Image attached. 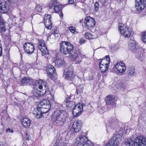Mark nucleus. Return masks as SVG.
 <instances>
[{
    "mask_svg": "<svg viewBox=\"0 0 146 146\" xmlns=\"http://www.w3.org/2000/svg\"><path fill=\"white\" fill-rule=\"evenodd\" d=\"M82 122L80 121H75L72 125V127L75 132H78L81 129L82 126Z\"/></svg>",
    "mask_w": 146,
    "mask_h": 146,
    "instance_id": "19",
    "label": "nucleus"
},
{
    "mask_svg": "<svg viewBox=\"0 0 146 146\" xmlns=\"http://www.w3.org/2000/svg\"><path fill=\"white\" fill-rule=\"evenodd\" d=\"M50 102L48 99H43L40 101L38 106L35 108L33 114L37 118L42 116V114L47 112L51 108Z\"/></svg>",
    "mask_w": 146,
    "mask_h": 146,
    "instance_id": "2",
    "label": "nucleus"
},
{
    "mask_svg": "<svg viewBox=\"0 0 146 146\" xmlns=\"http://www.w3.org/2000/svg\"><path fill=\"white\" fill-rule=\"evenodd\" d=\"M9 2L11 3H14V2H16L17 1L19 0H8Z\"/></svg>",
    "mask_w": 146,
    "mask_h": 146,
    "instance_id": "49",
    "label": "nucleus"
},
{
    "mask_svg": "<svg viewBox=\"0 0 146 146\" xmlns=\"http://www.w3.org/2000/svg\"><path fill=\"white\" fill-rule=\"evenodd\" d=\"M50 96H51V99L53 100H54V96L53 95L51 94Z\"/></svg>",
    "mask_w": 146,
    "mask_h": 146,
    "instance_id": "52",
    "label": "nucleus"
},
{
    "mask_svg": "<svg viewBox=\"0 0 146 146\" xmlns=\"http://www.w3.org/2000/svg\"><path fill=\"white\" fill-rule=\"evenodd\" d=\"M100 63H102V64L104 65L109 66V62H107V61L105 59H102Z\"/></svg>",
    "mask_w": 146,
    "mask_h": 146,
    "instance_id": "38",
    "label": "nucleus"
},
{
    "mask_svg": "<svg viewBox=\"0 0 146 146\" xmlns=\"http://www.w3.org/2000/svg\"><path fill=\"white\" fill-rule=\"evenodd\" d=\"M42 7L40 5H37L36 7V11L37 12H41L42 10Z\"/></svg>",
    "mask_w": 146,
    "mask_h": 146,
    "instance_id": "39",
    "label": "nucleus"
},
{
    "mask_svg": "<svg viewBox=\"0 0 146 146\" xmlns=\"http://www.w3.org/2000/svg\"><path fill=\"white\" fill-rule=\"evenodd\" d=\"M85 36L86 39H90L93 38L92 34L88 32H86L85 34Z\"/></svg>",
    "mask_w": 146,
    "mask_h": 146,
    "instance_id": "31",
    "label": "nucleus"
},
{
    "mask_svg": "<svg viewBox=\"0 0 146 146\" xmlns=\"http://www.w3.org/2000/svg\"><path fill=\"white\" fill-rule=\"evenodd\" d=\"M51 18V16L50 15L48 14H45L44 18Z\"/></svg>",
    "mask_w": 146,
    "mask_h": 146,
    "instance_id": "45",
    "label": "nucleus"
},
{
    "mask_svg": "<svg viewBox=\"0 0 146 146\" xmlns=\"http://www.w3.org/2000/svg\"><path fill=\"white\" fill-rule=\"evenodd\" d=\"M64 63L63 58L57 59L53 60L52 64H54L57 67H59L62 66Z\"/></svg>",
    "mask_w": 146,
    "mask_h": 146,
    "instance_id": "20",
    "label": "nucleus"
},
{
    "mask_svg": "<svg viewBox=\"0 0 146 146\" xmlns=\"http://www.w3.org/2000/svg\"><path fill=\"white\" fill-rule=\"evenodd\" d=\"M63 77L68 81H72L75 77V74L73 72L70 70H68L66 69L64 70Z\"/></svg>",
    "mask_w": 146,
    "mask_h": 146,
    "instance_id": "10",
    "label": "nucleus"
},
{
    "mask_svg": "<svg viewBox=\"0 0 146 146\" xmlns=\"http://www.w3.org/2000/svg\"><path fill=\"white\" fill-rule=\"evenodd\" d=\"M56 106L57 107L53 113L51 120L54 125L59 126L63 124L66 118L67 114L62 104L58 103Z\"/></svg>",
    "mask_w": 146,
    "mask_h": 146,
    "instance_id": "1",
    "label": "nucleus"
},
{
    "mask_svg": "<svg viewBox=\"0 0 146 146\" xmlns=\"http://www.w3.org/2000/svg\"><path fill=\"white\" fill-rule=\"evenodd\" d=\"M85 41L84 38H80V40L79 43L80 44H82L85 42Z\"/></svg>",
    "mask_w": 146,
    "mask_h": 146,
    "instance_id": "44",
    "label": "nucleus"
},
{
    "mask_svg": "<svg viewBox=\"0 0 146 146\" xmlns=\"http://www.w3.org/2000/svg\"><path fill=\"white\" fill-rule=\"evenodd\" d=\"M24 50L28 54L32 53L35 49L33 44L31 42H27L23 45Z\"/></svg>",
    "mask_w": 146,
    "mask_h": 146,
    "instance_id": "11",
    "label": "nucleus"
},
{
    "mask_svg": "<svg viewBox=\"0 0 146 146\" xmlns=\"http://www.w3.org/2000/svg\"><path fill=\"white\" fill-rule=\"evenodd\" d=\"M68 1L69 3L70 4H74V0H68Z\"/></svg>",
    "mask_w": 146,
    "mask_h": 146,
    "instance_id": "51",
    "label": "nucleus"
},
{
    "mask_svg": "<svg viewBox=\"0 0 146 146\" xmlns=\"http://www.w3.org/2000/svg\"><path fill=\"white\" fill-rule=\"evenodd\" d=\"M99 108L100 109L102 110L100 112V113H102L103 112V111L102 110V109L100 108Z\"/></svg>",
    "mask_w": 146,
    "mask_h": 146,
    "instance_id": "57",
    "label": "nucleus"
},
{
    "mask_svg": "<svg viewBox=\"0 0 146 146\" xmlns=\"http://www.w3.org/2000/svg\"><path fill=\"white\" fill-rule=\"evenodd\" d=\"M35 92V93H34L33 95L35 96L36 97H37L40 96V94L38 93L39 91L38 90H36V91L35 90V91H33V92Z\"/></svg>",
    "mask_w": 146,
    "mask_h": 146,
    "instance_id": "40",
    "label": "nucleus"
},
{
    "mask_svg": "<svg viewBox=\"0 0 146 146\" xmlns=\"http://www.w3.org/2000/svg\"><path fill=\"white\" fill-rule=\"evenodd\" d=\"M100 70L102 72H104L107 70L109 66L102 64V63H99Z\"/></svg>",
    "mask_w": 146,
    "mask_h": 146,
    "instance_id": "28",
    "label": "nucleus"
},
{
    "mask_svg": "<svg viewBox=\"0 0 146 146\" xmlns=\"http://www.w3.org/2000/svg\"><path fill=\"white\" fill-rule=\"evenodd\" d=\"M69 29L72 33L77 34L78 33L76 31V29L75 27L70 26L69 27Z\"/></svg>",
    "mask_w": 146,
    "mask_h": 146,
    "instance_id": "34",
    "label": "nucleus"
},
{
    "mask_svg": "<svg viewBox=\"0 0 146 146\" xmlns=\"http://www.w3.org/2000/svg\"><path fill=\"white\" fill-rule=\"evenodd\" d=\"M65 101L66 102V106L70 108H73L75 106L76 104L75 102L70 100V96L66 97Z\"/></svg>",
    "mask_w": 146,
    "mask_h": 146,
    "instance_id": "23",
    "label": "nucleus"
},
{
    "mask_svg": "<svg viewBox=\"0 0 146 146\" xmlns=\"http://www.w3.org/2000/svg\"><path fill=\"white\" fill-rule=\"evenodd\" d=\"M49 8L51 9L52 7H53L55 5H54L53 4H52V2L51 4L50 3V4H49Z\"/></svg>",
    "mask_w": 146,
    "mask_h": 146,
    "instance_id": "48",
    "label": "nucleus"
},
{
    "mask_svg": "<svg viewBox=\"0 0 146 146\" xmlns=\"http://www.w3.org/2000/svg\"><path fill=\"white\" fill-rule=\"evenodd\" d=\"M99 3L98 2H96L94 5V11L95 12H97L99 10Z\"/></svg>",
    "mask_w": 146,
    "mask_h": 146,
    "instance_id": "35",
    "label": "nucleus"
},
{
    "mask_svg": "<svg viewBox=\"0 0 146 146\" xmlns=\"http://www.w3.org/2000/svg\"><path fill=\"white\" fill-rule=\"evenodd\" d=\"M94 145L90 141L88 140L84 143V144H82V145H81L79 144L78 146H93Z\"/></svg>",
    "mask_w": 146,
    "mask_h": 146,
    "instance_id": "32",
    "label": "nucleus"
},
{
    "mask_svg": "<svg viewBox=\"0 0 146 146\" xmlns=\"http://www.w3.org/2000/svg\"><path fill=\"white\" fill-rule=\"evenodd\" d=\"M88 141L87 138L85 136L80 135L76 139V143L77 144L75 146H78L79 144L82 145V144H84Z\"/></svg>",
    "mask_w": 146,
    "mask_h": 146,
    "instance_id": "16",
    "label": "nucleus"
},
{
    "mask_svg": "<svg viewBox=\"0 0 146 146\" xmlns=\"http://www.w3.org/2000/svg\"><path fill=\"white\" fill-rule=\"evenodd\" d=\"M56 31H57L56 29H55L54 30L53 34L54 35H55L56 34H57V33H56Z\"/></svg>",
    "mask_w": 146,
    "mask_h": 146,
    "instance_id": "54",
    "label": "nucleus"
},
{
    "mask_svg": "<svg viewBox=\"0 0 146 146\" xmlns=\"http://www.w3.org/2000/svg\"><path fill=\"white\" fill-rule=\"evenodd\" d=\"M60 47V51L65 54L69 53L73 48V45L70 43L66 41H63L61 42Z\"/></svg>",
    "mask_w": 146,
    "mask_h": 146,
    "instance_id": "4",
    "label": "nucleus"
},
{
    "mask_svg": "<svg viewBox=\"0 0 146 146\" xmlns=\"http://www.w3.org/2000/svg\"><path fill=\"white\" fill-rule=\"evenodd\" d=\"M38 48L41 52L44 54L47 55L48 54L49 51L46 46L44 40H40L38 45Z\"/></svg>",
    "mask_w": 146,
    "mask_h": 146,
    "instance_id": "14",
    "label": "nucleus"
},
{
    "mask_svg": "<svg viewBox=\"0 0 146 146\" xmlns=\"http://www.w3.org/2000/svg\"><path fill=\"white\" fill-rule=\"evenodd\" d=\"M142 39L144 42L146 43V32L143 33L142 36Z\"/></svg>",
    "mask_w": 146,
    "mask_h": 146,
    "instance_id": "37",
    "label": "nucleus"
},
{
    "mask_svg": "<svg viewBox=\"0 0 146 146\" xmlns=\"http://www.w3.org/2000/svg\"><path fill=\"white\" fill-rule=\"evenodd\" d=\"M44 23L46 28L50 29L52 27V24L50 19H44Z\"/></svg>",
    "mask_w": 146,
    "mask_h": 146,
    "instance_id": "27",
    "label": "nucleus"
},
{
    "mask_svg": "<svg viewBox=\"0 0 146 146\" xmlns=\"http://www.w3.org/2000/svg\"><path fill=\"white\" fill-rule=\"evenodd\" d=\"M5 23L4 22L3 19H0V28L1 31L4 32L6 31Z\"/></svg>",
    "mask_w": 146,
    "mask_h": 146,
    "instance_id": "29",
    "label": "nucleus"
},
{
    "mask_svg": "<svg viewBox=\"0 0 146 146\" xmlns=\"http://www.w3.org/2000/svg\"><path fill=\"white\" fill-rule=\"evenodd\" d=\"M135 146H146V138L142 135L137 136L135 139Z\"/></svg>",
    "mask_w": 146,
    "mask_h": 146,
    "instance_id": "8",
    "label": "nucleus"
},
{
    "mask_svg": "<svg viewBox=\"0 0 146 146\" xmlns=\"http://www.w3.org/2000/svg\"><path fill=\"white\" fill-rule=\"evenodd\" d=\"M105 58H104L103 59H105L106 61L107 62H109V63L110 62V60L109 56L108 55L106 56L105 57Z\"/></svg>",
    "mask_w": 146,
    "mask_h": 146,
    "instance_id": "41",
    "label": "nucleus"
},
{
    "mask_svg": "<svg viewBox=\"0 0 146 146\" xmlns=\"http://www.w3.org/2000/svg\"><path fill=\"white\" fill-rule=\"evenodd\" d=\"M34 16H39V15H38V14H36V15H35ZM37 17H38V16H37Z\"/></svg>",
    "mask_w": 146,
    "mask_h": 146,
    "instance_id": "58",
    "label": "nucleus"
},
{
    "mask_svg": "<svg viewBox=\"0 0 146 146\" xmlns=\"http://www.w3.org/2000/svg\"><path fill=\"white\" fill-rule=\"evenodd\" d=\"M118 48V44H116L112 46L110 48V49L112 52H114L116 51Z\"/></svg>",
    "mask_w": 146,
    "mask_h": 146,
    "instance_id": "36",
    "label": "nucleus"
},
{
    "mask_svg": "<svg viewBox=\"0 0 146 146\" xmlns=\"http://www.w3.org/2000/svg\"><path fill=\"white\" fill-rule=\"evenodd\" d=\"M64 6H65L64 5L60 4L56 5L54 7V10L55 12L57 13H60V14L59 15L61 18H62L63 17V14L62 12V9Z\"/></svg>",
    "mask_w": 146,
    "mask_h": 146,
    "instance_id": "22",
    "label": "nucleus"
},
{
    "mask_svg": "<svg viewBox=\"0 0 146 146\" xmlns=\"http://www.w3.org/2000/svg\"><path fill=\"white\" fill-rule=\"evenodd\" d=\"M146 1L144 0H136L135 6L139 13L145 7Z\"/></svg>",
    "mask_w": 146,
    "mask_h": 146,
    "instance_id": "12",
    "label": "nucleus"
},
{
    "mask_svg": "<svg viewBox=\"0 0 146 146\" xmlns=\"http://www.w3.org/2000/svg\"><path fill=\"white\" fill-rule=\"evenodd\" d=\"M132 142V141L131 140H129L127 139L125 142V144L126 146H132L133 144Z\"/></svg>",
    "mask_w": 146,
    "mask_h": 146,
    "instance_id": "33",
    "label": "nucleus"
},
{
    "mask_svg": "<svg viewBox=\"0 0 146 146\" xmlns=\"http://www.w3.org/2000/svg\"><path fill=\"white\" fill-rule=\"evenodd\" d=\"M83 104L80 103L74 106L72 111V114L74 116L77 117L80 115L83 111Z\"/></svg>",
    "mask_w": 146,
    "mask_h": 146,
    "instance_id": "7",
    "label": "nucleus"
},
{
    "mask_svg": "<svg viewBox=\"0 0 146 146\" xmlns=\"http://www.w3.org/2000/svg\"><path fill=\"white\" fill-rule=\"evenodd\" d=\"M52 2V4H53L55 5L57 4L58 3L57 0H53Z\"/></svg>",
    "mask_w": 146,
    "mask_h": 146,
    "instance_id": "50",
    "label": "nucleus"
},
{
    "mask_svg": "<svg viewBox=\"0 0 146 146\" xmlns=\"http://www.w3.org/2000/svg\"><path fill=\"white\" fill-rule=\"evenodd\" d=\"M84 23L89 27H94L96 24L94 19H85Z\"/></svg>",
    "mask_w": 146,
    "mask_h": 146,
    "instance_id": "24",
    "label": "nucleus"
},
{
    "mask_svg": "<svg viewBox=\"0 0 146 146\" xmlns=\"http://www.w3.org/2000/svg\"><path fill=\"white\" fill-rule=\"evenodd\" d=\"M133 52L137 58L140 60H142V58L144 52V51L141 48H136Z\"/></svg>",
    "mask_w": 146,
    "mask_h": 146,
    "instance_id": "17",
    "label": "nucleus"
},
{
    "mask_svg": "<svg viewBox=\"0 0 146 146\" xmlns=\"http://www.w3.org/2000/svg\"><path fill=\"white\" fill-rule=\"evenodd\" d=\"M88 17H89V16L87 17H86V18H88Z\"/></svg>",
    "mask_w": 146,
    "mask_h": 146,
    "instance_id": "59",
    "label": "nucleus"
},
{
    "mask_svg": "<svg viewBox=\"0 0 146 146\" xmlns=\"http://www.w3.org/2000/svg\"><path fill=\"white\" fill-rule=\"evenodd\" d=\"M121 135L120 134H115L106 146H118L121 141Z\"/></svg>",
    "mask_w": 146,
    "mask_h": 146,
    "instance_id": "5",
    "label": "nucleus"
},
{
    "mask_svg": "<svg viewBox=\"0 0 146 146\" xmlns=\"http://www.w3.org/2000/svg\"><path fill=\"white\" fill-rule=\"evenodd\" d=\"M135 68L133 67H130L127 71V74L131 76H133L135 73Z\"/></svg>",
    "mask_w": 146,
    "mask_h": 146,
    "instance_id": "30",
    "label": "nucleus"
},
{
    "mask_svg": "<svg viewBox=\"0 0 146 146\" xmlns=\"http://www.w3.org/2000/svg\"><path fill=\"white\" fill-rule=\"evenodd\" d=\"M43 82H42L44 83V85L42 84V88L41 89L42 90L40 91V92L41 93L40 95H44L49 92V90L48 87L46 86V82L44 80H43Z\"/></svg>",
    "mask_w": 146,
    "mask_h": 146,
    "instance_id": "26",
    "label": "nucleus"
},
{
    "mask_svg": "<svg viewBox=\"0 0 146 146\" xmlns=\"http://www.w3.org/2000/svg\"><path fill=\"white\" fill-rule=\"evenodd\" d=\"M21 121L23 125L26 128H29L31 124V120L26 117H23Z\"/></svg>",
    "mask_w": 146,
    "mask_h": 146,
    "instance_id": "21",
    "label": "nucleus"
},
{
    "mask_svg": "<svg viewBox=\"0 0 146 146\" xmlns=\"http://www.w3.org/2000/svg\"><path fill=\"white\" fill-rule=\"evenodd\" d=\"M108 0H99V1L102 4H104Z\"/></svg>",
    "mask_w": 146,
    "mask_h": 146,
    "instance_id": "46",
    "label": "nucleus"
},
{
    "mask_svg": "<svg viewBox=\"0 0 146 146\" xmlns=\"http://www.w3.org/2000/svg\"><path fill=\"white\" fill-rule=\"evenodd\" d=\"M6 131L7 133L8 132L9 133H13V130L12 129H10L9 128H8L6 129Z\"/></svg>",
    "mask_w": 146,
    "mask_h": 146,
    "instance_id": "42",
    "label": "nucleus"
},
{
    "mask_svg": "<svg viewBox=\"0 0 146 146\" xmlns=\"http://www.w3.org/2000/svg\"><path fill=\"white\" fill-rule=\"evenodd\" d=\"M0 146H7V144L5 142H0Z\"/></svg>",
    "mask_w": 146,
    "mask_h": 146,
    "instance_id": "43",
    "label": "nucleus"
},
{
    "mask_svg": "<svg viewBox=\"0 0 146 146\" xmlns=\"http://www.w3.org/2000/svg\"><path fill=\"white\" fill-rule=\"evenodd\" d=\"M47 74L53 80H54L57 78L56 71L54 67L51 65H49L47 66L46 69Z\"/></svg>",
    "mask_w": 146,
    "mask_h": 146,
    "instance_id": "9",
    "label": "nucleus"
},
{
    "mask_svg": "<svg viewBox=\"0 0 146 146\" xmlns=\"http://www.w3.org/2000/svg\"><path fill=\"white\" fill-rule=\"evenodd\" d=\"M118 2L119 3H120L121 2H122L123 0H117Z\"/></svg>",
    "mask_w": 146,
    "mask_h": 146,
    "instance_id": "55",
    "label": "nucleus"
},
{
    "mask_svg": "<svg viewBox=\"0 0 146 146\" xmlns=\"http://www.w3.org/2000/svg\"><path fill=\"white\" fill-rule=\"evenodd\" d=\"M43 80L40 79L36 80L28 77H25L23 78L21 81V84L22 86L29 84L32 85H35L37 84H38V88L39 89H42V84L44 85Z\"/></svg>",
    "mask_w": 146,
    "mask_h": 146,
    "instance_id": "3",
    "label": "nucleus"
},
{
    "mask_svg": "<svg viewBox=\"0 0 146 146\" xmlns=\"http://www.w3.org/2000/svg\"><path fill=\"white\" fill-rule=\"evenodd\" d=\"M114 67L118 71L121 73L124 72L126 69L125 64L122 62H118Z\"/></svg>",
    "mask_w": 146,
    "mask_h": 146,
    "instance_id": "18",
    "label": "nucleus"
},
{
    "mask_svg": "<svg viewBox=\"0 0 146 146\" xmlns=\"http://www.w3.org/2000/svg\"><path fill=\"white\" fill-rule=\"evenodd\" d=\"M2 45L0 43V56L2 55V48H1Z\"/></svg>",
    "mask_w": 146,
    "mask_h": 146,
    "instance_id": "47",
    "label": "nucleus"
},
{
    "mask_svg": "<svg viewBox=\"0 0 146 146\" xmlns=\"http://www.w3.org/2000/svg\"><path fill=\"white\" fill-rule=\"evenodd\" d=\"M129 48L132 51H134L136 48L135 41L133 38L130 39L129 42Z\"/></svg>",
    "mask_w": 146,
    "mask_h": 146,
    "instance_id": "25",
    "label": "nucleus"
},
{
    "mask_svg": "<svg viewBox=\"0 0 146 146\" xmlns=\"http://www.w3.org/2000/svg\"><path fill=\"white\" fill-rule=\"evenodd\" d=\"M26 139L27 140H29V135L28 134V133H26Z\"/></svg>",
    "mask_w": 146,
    "mask_h": 146,
    "instance_id": "53",
    "label": "nucleus"
},
{
    "mask_svg": "<svg viewBox=\"0 0 146 146\" xmlns=\"http://www.w3.org/2000/svg\"><path fill=\"white\" fill-rule=\"evenodd\" d=\"M53 146H58V144L56 143H54L53 145Z\"/></svg>",
    "mask_w": 146,
    "mask_h": 146,
    "instance_id": "56",
    "label": "nucleus"
},
{
    "mask_svg": "<svg viewBox=\"0 0 146 146\" xmlns=\"http://www.w3.org/2000/svg\"><path fill=\"white\" fill-rule=\"evenodd\" d=\"M106 103L108 105H110L112 107L115 106V99L113 95H110L106 96L105 99Z\"/></svg>",
    "mask_w": 146,
    "mask_h": 146,
    "instance_id": "15",
    "label": "nucleus"
},
{
    "mask_svg": "<svg viewBox=\"0 0 146 146\" xmlns=\"http://www.w3.org/2000/svg\"><path fill=\"white\" fill-rule=\"evenodd\" d=\"M118 29L121 34L125 37H129L131 33L129 27L126 24L119 23L118 24Z\"/></svg>",
    "mask_w": 146,
    "mask_h": 146,
    "instance_id": "6",
    "label": "nucleus"
},
{
    "mask_svg": "<svg viewBox=\"0 0 146 146\" xmlns=\"http://www.w3.org/2000/svg\"><path fill=\"white\" fill-rule=\"evenodd\" d=\"M69 56L72 58V60L76 61V63L80 64L81 62V59L78 57V55L76 51L75 50L72 49L70 52Z\"/></svg>",
    "mask_w": 146,
    "mask_h": 146,
    "instance_id": "13",
    "label": "nucleus"
},
{
    "mask_svg": "<svg viewBox=\"0 0 146 146\" xmlns=\"http://www.w3.org/2000/svg\"><path fill=\"white\" fill-rule=\"evenodd\" d=\"M90 18H92V19L93 18H92V17H90Z\"/></svg>",
    "mask_w": 146,
    "mask_h": 146,
    "instance_id": "60",
    "label": "nucleus"
}]
</instances>
